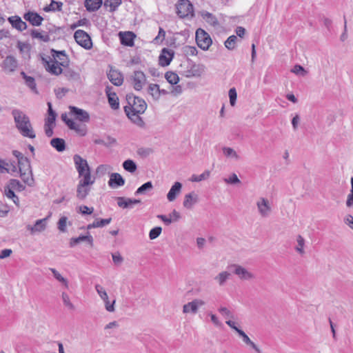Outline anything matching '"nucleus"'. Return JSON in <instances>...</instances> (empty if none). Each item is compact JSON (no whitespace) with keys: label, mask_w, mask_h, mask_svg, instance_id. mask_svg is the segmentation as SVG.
<instances>
[{"label":"nucleus","mask_w":353,"mask_h":353,"mask_svg":"<svg viewBox=\"0 0 353 353\" xmlns=\"http://www.w3.org/2000/svg\"><path fill=\"white\" fill-rule=\"evenodd\" d=\"M124 111L127 117L131 120V121L137 125V126L143 128L145 127V122L143 119L139 116L141 113L131 112L129 111V107H124Z\"/></svg>","instance_id":"16"},{"label":"nucleus","mask_w":353,"mask_h":353,"mask_svg":"<svg viewBox=\"0 0 353 353\" xmlns=\"http://www.w3.org/2000/svg\"><path fill=\"white\" fill-rule=\"evenodd\" d=\"M61 299L63 305L70 310H74V306L70 300L69 295L66 292L61 293Z\"/></svg>","instance_id":"50"},{"label":"nucleus","mask_w":353,"mask_h":353,"mask_svg":"<svg viewBox=\"0 0 353 353\" xmlns=\"http://www.w3.org/2000/svg\"><path fill=\"white\" fill-rule=\"evenodd\" d=\"M165 37V32L162 28H159L158 35L154 38L155 43L162 42Z\"/></svg>","instance_id":"60"},{"label":"nucleus","mask_w":353,"mask_h":353,"mask_svg":"<svg viewBox=\"0 0 353 353\" xmlns=\"http://www.w3.org/2000/svg\"><path fill=\"white\" fill-rule=\"evenodd\" d=\"M41 61L46 70L50 74L59 76L62 74L61 68H68L70 59L65 50H51V56L41 57Z\"/></svg>","instance_id":"1"},{"label":"nucleus","mask_w":353,"mask_h":353,"mask_svg":"<svg viewBox=\"0 0 353 353\" xmlns=\"http://www.w3.org/2000/svg\"><path fill=\"white\" fill-rule=\"evenodd\" d=\"M50 145L58 152H63L65 149V142L61 138H53L50 141Z\"/></svg>","instance_id":"34"},{"label":"nucleus","mask_w":353,"mask_h":353,"mask_svg":"<svg viewBox=\"0 0 353 353\" xmlns=\"http://www.w3.org/2000/svg\"><path fill=\"white\" fill-rule=\"evenodd\" d=\"M50 272L52 273L53 276L60 283H61L65 288H69L68 281L64 278L56 269L50 268Z\"/></svg>","instance_id":"39"},{"label":"nucleus","mask_w":353,"mask_h":353,"mask_svg":"<svg viewBox=\"0 0 353 353\" xmlns=\"http://www.w3.org/2000/svg\"><path fill=\"white\" fill-rule=\"evenodd\" d=\"M162 228L161 227H155L149 232V238L151 240L157 239L161 233Z\"/></svg>","instance_id":"54"},{"label":"nucleus","mask_w":353,"mask_h":353,"mask_svg":"<svg viewBox=\"0 0 353 353\" xmlns=\"http://www.w3.org/2000/svg\"><path fill=\"white\" fill-rule=\"evenodd\" d=\"M83 241L87 242L91 248L93 247L94 239L89 232H88L86 235H81L78 237L71 238L69 243L70 247L73 248L77 244Z\"/></svg>","instance_id":"18"},{"label":"nucleus","mask_w":353,"mask_h":353,"mask_svg":"<svg viewBox=\"0 0 353 353\" xmlns=\"http://www.w3.org/2000/svg\"><path fill=\"white\" fill-rule=\"evenodd\" d=\"M256 204L259 214L261 217L267 218L270 215L272 207L267 199L261 197L258 199Z\"/></svg>","instance_id":"9"},{"label":"nucleus","mask_w":353,"mask_h":353,"mask_svg":"<svg viewBox=\"0 0 353 353\" xmlns=\"http://www.w3.org/2000/svg\"><path fill=\"white\" fill-rule=\"evenodd\" d=\"M210 175V172L209 170H205L203 173L196 175L193 174L191 176V181L192 182H200L201 181L205 180L209 178Z\"/></svg>","instance_id":"47"},{"label":"nucleus","mask_w":353,"mask_h":353,"mask_svg":"<svg viewBox=\"0 0 353 353\" xmlns=\"http://www.w3.org/2000/svg\"><path fill=\"white\" fill-rule=\"evenodd\" d=\"M121 3V0H105V6L110 7L111 11H114Z\"/></svg>","instance_id":"51"},{"label":"nucleus","mask_w":353,"mask_h":353,"mask_svg":"<svg viewBox=\"0 0 353 353\" xmlns=\"http://www.w3.org/2000/svg\"><path fill=\"white\" fill-rule=\"evenodd\" d=\"M2 67L6 72H12L17 67V61L14 57L8 56L3 61Z\"/></svg>","instance_id":"25"},{"label":"nucleus","mask_w":353,"mask_h":353,"mask_svg":"<svg viewBox=\"0 0 353 353\" xmlns=\"http://www.w3.org/2000/svg\"><path fill=\"white\" fill-rule=\"evenodd\" d=\"M201 16L210 26H212L214 27L218 26V24H219L218 19L212 13H210L208 11H202L201 12Z\"/></svg>","instance_id":"31"},{"label":"nucleus","mask_w":353,"mask_h":353,"mask_svg":"<svg viewBox=\"0 0 353 353\" xmlns=\"http://www.w3.org/2000/svg\"><path fill=\"white\" fill-rule=\"evenodd\" d=\"M174 55V52L171 49L163 48L159 57V63L165 67L170 65Z\"/></svg>","instance_id":"12"},{"label":"nucleus","mask_w":353,"mask_h":353,"mask_svg":"<svg viewBox=\"0 0 353 353\" xmlns=\"http://www.w3.org/2000/svg\"><path fill=\"white\" fill-rule=\"evenodd\" d=\"M228 268L236 275L240 280L251 281L255 279V275L252 272L239 264H231Z\"/></svg>","instance_id":"4"},{"label":"nucleus","mask_w":353,"mask_h":353,"mask_svg":"<svg viewBox=\"0 0 353 353\" xmlns=\"http://www.w3.org/2000/svg\"><path fill=\"white\" fill-rule=\"evenodd\" d=\"M108 78L112 84L117 86L122 85L123 82L122 74L112 67H110V71L108 73Z\"/></svg>","instance_id":"15"},{"label":"nucleus","mask_w":353,"mask_h":353,"mask_svg":"<svg viewBox=\"0 0 353 353\" xmlns=\"http://www.w3.org/2000/svg\"><path fill=\"white\" fill-rule=\"evenodd\" d=\"M130 82L134 90L140 91L146 83V77L143 72L136 70L130 77Z\"/></svg>","instance_id":"8"},{"label":"nucleus","mask_w":353,"mask_h":353,"mask_svg":"<svg viewBox=\"0 0 353 353\" xmlns=\"http://www.w3.org/2000/svg\"><path fill=\"white\" fill-rule=\"evenodd\" d=\"M30 35L34 39H38L42 41L48 42L50 40V37L46 32H39L37 30H32Z\"/></svg>","instance_id":"35"},{"label":"nucleus","mask_w":353,"mask_h":353,"mask_svg":"<svg viewBox=\"0 0 353 353\" xmlns=\"http://www.w3.org/2000/svg\"><path fill=\"white\" fill-rule=\"evenodd\" d=\"M25 20L29 21L32 26H39L43 21V18L37 12H28L23 16Z\"/></svg>","instance_id":"22"},{"label":"nucleus","mask_w":353,"mask_h":353,"mask_svg":"<svg viewBox=\"0 0 353 353\" xmlns=\"http://www.w3.org/2000/svg\"><path fill=\"white\" fill-rule=\"evenodd\" d=\"M102 2V0H85V7L88 11L94 12L99 9Z\"/></svg>","instance_id":"32"},{"label":"nucleus","mask_w":353,"mask_h":353,"mask_svg":"<svg viewBox=\"0 0 353 353\" xmlns=\"http://www.w3.org/2000/svg\"><path fill=\"white\" fill-rule=\"evenodd\" d=\"M72 130H74L79 135L83 137L87 133V127L85 124L76 123L74 128H73Z\"/></svg>","instance_id":"49"},{"label":"nucleus","mask_w":353,"mask_h":353,"mask_svg":"<svg viewBox=\"0 0 353 353\" xmlns=\"http://www.w3.org/2000/svg\"><path fill=\"white\" fill-rule=\"evenodd\" d=\"M231 274L228 271H222L214 276V280L216 283L222 287L224 286L226 282L230 279Z\"/></svg>","instance_id":"30"},{"label":"nucleus","mask_w":353,"mask_h":353,"mask_svg":"<svg viewBox=\"0 0 353 353\" xmlns=\"http://www.w3.org/2000/svg\"><path fill=\"white\" fill-rule=\"evenodd\" d=\"M47 219H41L36 221L34 225H28L27 229L32 234L36 232H41L46 228Z\"/></svg>","instance_id":"21"},{"label":"nucleus","mask_w":353,"mask_h":353,"mask_svg":"<svg viewBox=\"0 0 353 353\" xmlns=\"http://www.w3.org/2000/svg\"><path fill=\"white\" fill-rule=\"evenodd\" d=\"M112 88L107 86L105 93L108 97V103L113 110H117L119 108V98L115 92L111 91Z\"/></svg>","instance_id":"20"},{"label":"nucleus","mask_w":353,"mask_h":353,"mask_svg":"<svg viewBox=\"0 0 353 353\" xmlns=\"http://www.w3.org/2000/svg\"><path fill=\"white\" fill-rule=\"evenodd\" d=\"M11 114L19 132L24 137L34 139L36 134L29 117L19 109H13Z\"/></svg>","instance_id":"2"},{"label":"nucleus","mask_w":353,"mask_h":353,"mask_svg":"<svg viewBox=\"0 0 353 353\" xmlns=\"http://www.w3.org/2000/svg\"><path fill=\"white\" fill-rule=\"evenodd\" d=\"M67 221L68 218L66 216H62L58 221V229L62 232L66 231Z\"/></svg>","instance_id":"55"},{"label":"nucleus","mask_w":353,"mask_h":353,"mask_svg":"<svg viewBox=\"0 0 353 353\" xmlns=\"http://www.w3.org/2000/svg\"><path fill=\"white\" fill-rule=\"evenodd\" d=\"M112 257L114 264L119 265L123 261V258L119 252L112 254Z\"/></svg>","instance_id":"63"},{"label":"nucleus","mask_w":353,"mask_h":353,"mask_svg":"<svg viewBox=\"0 0 353 353\" xmlns=\"http://www.w3.org/2000/svg\"><path fill=\"white\" fill-rule=\"evenodd\" d=\"M205 302L199 299H193L192 301L188 302L183 306V313L184 314H193L197 313L199 308L205 305Z\"/></svg>","instance_id":"11"},{"label":"nucleus","mask_w":353,"mask_h":353,"mask_svg":"<svg viewBox=\"0 0 353 353\" xmlns=\"http://www.w3.org/2000/svg\"><path fill=\"white\" fill-rule=\"evenodd\" d=\"M7 185L14 191L21 192L25 189V186L19 180L14 179H10Z\"/></svg>","instance_id":"37"},{"label":"nucleus","mask_w":353,"mask_h":353,"mask_svg":"<svg viewBox=\"0 0 353 353\" xmlns=\"http://www.w3.org/2000/svg\"><path fill=\"white\" fill-rule=\"evenodd\" d=\"M21 76L25 79V82L27 86H28L32 90L37 92L36 83L33 77L28 76L24 72H21Z\"/></svg>","instance_id":"40"},{"label":"nucleus","mask_w":353,"mask_h":353,"mask_svg":"<svg viewBox=\"0 0 353 353\" xmlns=\"http://www.w3.org/2000/svg\"><path fill=\"white\" fill-rule=\"evenodd\" d=\"M224 181L229 184H236L241 183L237 175L234 173L232 174L228 178L224 179Z\"/></svg>","instance_id":"58"},{"label":"nucleus","mask_w":353,"mask_h":353,"mask_svg":"<svg viewBox=\"0 0 353 353\" xmlns=\"http://www.w3.org/2000/svg\"><path fill=\"white\" fill-rule=\"evenodd\" d=\"M90 185H85L79 182L77 187V198L81 201L85 200L90 192Z\"/></svg>","instance_id":"26"},{"label":"nucleus","mask_w":353,"mask_h":353,"mask_svg":"<svg viewBox=\"0 0 353 353\" xmlns=\"http://www.w3.org/2000/svg\"><path fill=\"white\" fill-rule=\"evenodd\" d=\"M205 71V66L203 65H194L192 68L193 76H201Z\"/></svg>","instance_id":"57"},{"label":"nucleus","mask_w":353,"mask_h":353,"mask_svg":"<svg viewBox=\"0 0 353 353\" xmlns=\"http://www.w3.org/2000/svg\"><path fill=\"white\" fill-rule=\"evenodd\" d=\"M238 39L237 37L235 35H231L230 36L227 40L225 41L224 45L225 47L228 49L229 50H232L236 47V43Z\"/></svg>","instance_id":"44"},{"label":"nucleus","mask_w":353,"mask_h":353,"mask_svg":"<svg viewBox=\"0 0 353 353\" xmlns=\"http://www.w3.org/2000/svg\"><path fill=\"white\" fill-rule=\"evenodd\" d=\"M70 113L75 116L76 119L81 122L88 123L90 121L88 112L75 106H70Z\"/></svg>","instance_id":"14"},{"label":"nucleus","mask_w":353,"mask_h":353,"mask_svg":"<svg viewBox=\"0 0 353 353\" xmlns=\"http://www.w3.org/2000/svg\"><path fill=\"white\" fill-rule=\"evenodd\" d=\"M63 6V3L61 1H55L52 0L51 3L44 8L46 12L49 11H61Z\"/></svg>","instance_id":"46"},{"label":"nucleus","mask_w":353,"mask_h":353,"mask_svg":"<svg viewBox=\"0 0 353 353\" xmlns=\"http://www.w3.org/2000/svg\"><path fill=\"white\" fill-rule=\"evenodd\" d=\"M117 205L119 208L125 209L131 208L133 205L141 203V201L135 199L125 198L123 196H119L116 198Z\"/></svg>","instance_id":"17"},{"label":"nucleus","mask_w":353,"mask_h":353,"mask_svg":"<svg viewBox=\"0 0 353 353\" xmlns=\"http://www.w3.org/2000/svg\"><path fill=\"white\" fill-rule=\"evenodd\" d=\"M73 159L79 175H82L83 172L90 170L87 161L79 154H75Z\"/></svg>","instance_id":"13"},{"label":"nucleus","mask_w":353,"mask_h":353,"mask_svg":"<svg viewBox=\"0 0 353 353\" xmlns=\"http://www.w3.org/2000/svg\"><path fill=\"white\" fill-rule=\"evenodd\" d=\"M346 205L347 207H353V189H350V192L347 195Z\"/></svg>","instance_id":"64"},{"label":"nucleus","mask_w":353,"mask_h":353,"mask_svg":"<svg viewBox=\"0 0 353 353\" xmlns=\"http://www.w3.org/2000/svg\"><path fill=\"white\" fill-rule=\"evenodd\" d=\"M195 37L197 46L203 50H208L212 45V41L210 36L201 28L196 30Z\"/></svg>","instance_id":"5"},{"label":"nucleus","mask_w":353,"mask_h":353,"mask_svg":"<svg viewBox=\"0 0 353 353\" xmlns=\"http://www.w3.org/2000/svg\"><path fill=\"white\" fill-rule=\"evenodd\" d=\"M181 188L182 184L180 182H175L167 194L168 200L169 201H174L176 196L180 194Z\"/></svg>","instance_id":"28"},{"label":"nucleus","mask_w":353,"mask_h":353,"mask_svg":"<svg viewBox=\"0 0 353 353\" xmlns=\"http://www.w3.org/2000/svg\"><path fill=\"white\" fill-rule=\"evenodd\" d=\"M126 100L129 107V111L131 112L144 113L147 109L146 102L141 98L130 93L126 95Z\"/></svg>","instance_id":"3"},{"label":"nucleus","mask_w":353,"mask_h":353,"mask_svg":"<svg viewBox=\"0 0 353 353\" xmlns=\"http://www.w3.org/2000/svg\"><path fill=\"white\" fill-rule=\"evenodd\" d=\"M177 14L181 18L189 16L193 17L194 8L192 4L188 0H179L176 5Z\"/></svg>","instance_id":"7"},{"label":"nucleus","mask_w":353,"mask_h":353,"mask_svg":"<svg viewBox=\"0 0 353 353\" xmlns=\"http://www.w3.org/2000/svg\"><path fill=\"white\" fill-rule=\"evenodd\" d=\"M223 152L224 155L227 157L234 158L236 160H239L240 158L238 154L236 152V151L234 149L229 147H223Z\"/></svg>","instance_id":"48"},{"label":"nucleus","mask_w":353,"mask_h":353,"mask_svg":"<svg viewBox=\"0 0 353 353\" xmlns=\"http://www.w3.org/2000/svg\"><path fill=\"white\" fill-rule=\"evenodd\" d=\"M153 189V185L151 181H148L141 185L135 192V195L145 194L146 192L151 191Z\"/></svg>","instance_id":"43"},{"label":"nucleus","mask_w":353,"mask_h":353,"mask_svg":"<svg viewBox=\"0 0 353 353\" xmlns=\"http://www.w3.org/2000/svg\"><path fill=\"white\" fill-rule=\"evenodd\" d=\"M159 85L156 83H150L148 88V92L154 100H159Z\"/></svg>","instance_id":"41"},{"label":"nucleus","mask_w":353,"mask_h":353,"mask_svg":"<svg viewBox=\"0 0 353 353\" xmlns=\"http://www.w3.org/2000/svg\"><path fill=\"white\" fill-rule=\"evenodd\" d=\"M292 72L296 74H301L302 76H304L306 74V71L305 70V69L303 68V67H302L301 65H296L292 69Z\"/></svg>","instance_id":"61"},{"label":"nucleus","mask_w":353,"mask_h":353,"mask_svg":"<svg viewBox=\"0 0 353 353\" xmlns=\"http://www.w3.org/2000/svg\"><path fill=\"white\" fill-rule=\"evenodd\" d=\"M296 242L297 245L295 247V250L301 255L304 254L305 239L301 235H298L296 237Z\"/></svg>","instance_id":"45"},{"label":"nucleus","mask_w":353,"mask_h":353,"mask_svg":"<svg viewBox=\"0 0 353 353\" xmlns=\"http://www.w3.org/2000/svg\"><path fill=\"white\" fill-rule=\"evenodd\" d=\"M182 92L183 88L180 85H175V86H172L170 91V93L174 97L180 95Z\"/></svg>","instance_id":"62"},{"label":"nucleus","mask_w":353,"mask_h":353,"mask_svg":"<svg viewBox=\"0 0 353 353\" xmlns=\"http://www.w3.org/2000/svg\"><path fill=\"white\" fill-rule=\"evenodd\" d=\"M183 52L186 56H196L198 50L194 46H185L183 48Z\"/></svg>","instance_id":"52"},{"label":"nucleus","mask_w":353,"mask_h":353,"mask_svg":"<svg viewBox=\"0 0 353 353\" xmlns=\"http://www.w3.org/2000/svg\"><path fill=\"white\" fill-rule=\"evenodd\" d=\"M108 183L110 188H117L124 185L125 180L120 174L114 172L110 174Z\"/></svg>","instance_id":"19"},{"label":"nucleus","mask_w":353,"mask_h":353,"mask_svg":"<svg viewBox=\"0 0 353 353\" xmlns=\"http://www.w3.org/2000/svg\"><path fill=\"white\" fill-rule=\"evenodd\" d=\"M198 196L194 192L186 194L183 203V206L187 209H191L192 206L197 203Z\"/></svg>","instance_id":"29"},{"label":"nucleus","mask_w":353,"mask_h":353,"mask_svg":"<svg viewBox=\"0 0 353 353\" xmlns=\"http://www.w3.org/2000/svg\"><path fill=\"white\" fill-rule=\"evenodd\" d=\"M239 335L242 338L243 341L248 345L250 346L252 349H254L257 353H261V350L258 347V346L250 340L249 336L241 330L239 332Z\"/></svg>","instance_id":"33"},{"label":"nucleus","mask_w":353,"mask_h":353,"mask_svg":"<svg viewBox=\"0 0 353 353\" xmlns=\"http://www.w3.org/2000/svg\"><path fill=\"white\" fill-rule=\"evenodd\" d=\"M94 211L93 208H89L86 205H81L79 207L78 212L82 214L83 215L85 214H91Z\"/></svg>","instance_id":"59"},{"label":"nucleus","mask_w":353,"mask_h":353,"mask_svg":"<svg viewBox=\"0 0 353 353\" xmlns=\"http://www.w3.org/2000/svg\"><path fill=\"white\" fill-rule=\"evenodd\" d=\"M229 98H230V103L232 106H234L236 103L237 93L236 90L234 88H230L228 92Z\"/></svg>","instance_id":"53"},{"label":"nucleus","mask_w":353,"mask_h":353,"mask_svg":"<svg viewBox=\"0 0 353 353\" xmlns=\"http://www.w3.org/2000/svg\"><path fill=\"white\" fill-rule=\"evenodd\" d=\"M111 221H112V219L108 218V219H101L100 220H96L95 221H94V223L95 228H102V227H104L105 225H107L109 223H110Z\"/></svg>","instance_id":"56"},{"label":"nucleus","mask_w":353,"mask_h":353,"mask_svg":"<svg viewBox=\"0 0 353 353\" xmlns=\"http://www.w3.org/2000/svg\"><path fill=\"white\" fill-rule=\"evenodd\" d=\"M8 21L12 26L19 31H23L27 28V24L23 21L19 16H12L8 18Z\"/></svg>","instance_id":"27"},{"label":"nucleus","mask_w":353,"mask_h":353,"mask_svg":"<svg viewBox=\"0 0 353 353\" xmlns=\"http://www.w3.org/2000/svg\"><path fill=\"white\" fill-rule=\"evenodd\" d=\"M165 78L167 80V81L171 85H176L179 81V75L176 73L172 71L165 72Z\"/></svg>","instance_id":"38"},{"label":"nucleus","mask_w":353,"mask_h":353,"mask_svg":"<svg viewBox=\"0 0 353 353\" xmlns=\"http://www.w3.org/2000/svg\"><path fill=\"white\" fill-rule=\"evenodd\" d=\"M95 290L97 292L100 298L103 301L105 310L110 312H113L115 310V309H114L115 300H114L112 301V303H110L109 299H108V294H107L105 290L101 285H100L99 284H96Z\"/></svg>","instance_id":"10"},{"label":"nucleus","mask_w":353,"mask_h":353,"mask_svg":"<svg viewBox=\"0 0 353 353\" xmlns=\"http://www.w3.org/2000/svg\"><path fill=\"white\" fill-rule=\"evenodd\" d=\"M136 35L132 32H119L121 44L132 47L134 46V39Z\"/></svg>","instance_id":"24"},{"label":"nucleus","mask_w":353,"mask_h":353,"mask_svg":"<svg viewBox=\"0 0 353 353\" xmlns=\"http://www.w3.org/2000/svg\"><path fill=\"white\" fill-rule=\"evenodd\" d=\"M65 68L64 70H63L62 73L68 81L73 83H79L81 81V75L78 72L68 67Z\"/></svg>","instance_id":"23"},{"label":"nucleus","mask_w":353,"mask_h":353,"mask_svg":"<svg viewBox=\"0 0 353 353\" xmlns=\"http://www.w3.org/2000/svg\"><path fill=\"white\" fill-rule=\"evenodd\" d=\"M79 176L80 178L79 183L90 185L94 183V178L91 176L90 170L83 172L82 175H79Z\"/></svg>","instance_id":"36"},{"label":"nucleus","mask_w":353,"mask_h":353,"mask_svg":"<svg viewBox=\"0 0 353 353\" xmlns=\"http://www.w3.org/2000/svg\"><path fill=\"white\" fill-rule=\"evenodd\" d=\"M123 168L125 170L133 173L137 170V165L134 161L128 159L123 163Z\"/></svg>","instance_id":"42"},{"label":"nucleus","mask_w":353,"mask_h":353,"mask_svg":"<svg viewBox=\"0 0 353 353\" xmlns=\"http://www.w3.org/2000/svg\"><path fill=\"white\" fill-rule=\"evenodd\" d=\"M74 38L76 42L85 50H90L92 48V39L84 30H77L74 34Z\"/></svg>","instance_id":"6"}]
</instances>
